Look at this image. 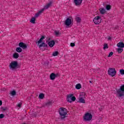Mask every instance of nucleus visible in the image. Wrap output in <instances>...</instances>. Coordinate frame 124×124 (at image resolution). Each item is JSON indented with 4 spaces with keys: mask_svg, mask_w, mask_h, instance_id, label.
Segmentation results:
<instances>
[{
    "mask_svg": "<svg viewBox=\"0 0 124 124\" xmlns=\"http://www.w3.org/2000/svg\"><path fill=\"white\" fill-rule=\"evenodd\" d=\"M59 55V51H56L53 52L52 56L53 57H57Z\"/></svg>",
    "mask_w": 124,
    "mask_h": 124,
    "instance_id": "24",
    "label": "nucleus"
},
{
    "mask_svg": "<svg viewBox=\"0 0 124 124\" xmlns=\"http://www.w3.org/2000/svg\"><path fill=\"white\" fill-rule=\"evenodd\" d=\"M2 118H4V115L3 114H0V119H2Z\"/></svg>",
    "mask_w": 124,
    "mask_h": 124,
    "instance_id": "33",
    "label": "nucleus"
},
{
    "mask_svg": "<svg viewBox=\"0 0 124 124\" xmlns=\"http://www.w3.org/2000/svg\"><path fill=\"white\" fill-rule=\"evenodd\" d=\"M58 112L60 115L61 120H64L65 118H67V109L64 107H61L59 108Z\"/></svg>",
    "mask_w": 124,
    "mask_h": 124,
    "instance_id": "1",
    "label": "nucleus"
},
{
    "mask_svg": "<svg viewBox=\"0 0 124 124\" xmlns=\"http://www.w3.org/2000/svg\"><path fill=\"white\" fill-rule=\"evenodd\" d=\"M66 100L67 102L71 103L76 100V97L74 96V95L72 93H70L67 95Z\"/></svg>",
    "mask_w": 124,
    "mask_h": 124,
    "instance_id": "9",
    "label": "nucleus"
},
{
    "mask_svg": "<svg viewBox=\"0 0 124 124\" xmlns=\"http://www.w3.org/2000/svg\"><path fill=\"white\" fill-rule=\"evenodd\" d=\"M99 10L100 14H102V15H104L106 13V10L104 8H100Z\"/></svg>",
    "mask_w": 124,
    "mask_h": 124,
    "instance_id": "15",
    "label": "nucleus"
},
{
    "mask_svg": "<svg viewBox=\"0 0 124 124\" xmlns=\"http://www.w3.org/2000/svg\"><path fill=\"white\" fill-rule=\"evenodd\" d=\"M102 21V18H101V16H96L93 19V22L94 25H99Z\"/></svg>",
    "mask_w": 124,
    "mask_h": 124,
    "instance_id": "11",
    "label": "nucleus"
},
{
    "mask_svg": "<svg viewBox=\"0 0 124 124\" xmlns=\"http://www.w3.org/2000/svg\"><path fill=\"white\" fill-rule=\"evenodd\" d=\"M119 72L121 75H124V69H120L119 70Z\"/></svg>",
    "mask_w": 124,
    "mask_h": 124,
    "instance_id": "29",
    "label": "nucleus"
},
{
    "mask_svg": "<svg viewBox=\"0 0 124 124\" xmlns=\"http://www.w3.org/2000/svg\"><path fill=\"white\" fill-rule=\"evenodd\" d=\"M18 46L20 48H22L23 50L27 49V48L28 47V46H27V45H26V44L23 42L19 43L18 44Z\"/></svg>",
    "mask_w": 124,
    "mask_h": 124,
    "instance_id": "12",
    "label": "nucleus"
},
{
    "mask_svg": "<svg viewBox=\"0 0 124 124\" xmlns=\"http://www.w3.org/2000/svg\"><path fill=\"white\" fill-rule=\"evenodd\" d=\"M44 11V9H42L40 11H39L37 14L35 15V18H37V17H39V16L41 14V13H43V12Z\"/></svg>",
    "mask_w": 124,
    "mask_h": 124,
    "instance_id": "18",
    "label": "nucleus"
},
{
    "mask_svg": "<svg viewBox=\"0 0 124 124\" xmlns=\"http://www.w3.org/2000/svg\"><path fill=\"white\" fill-rule=\"evenodd\" d=\"M104 50H106V49H108V44H105L104 45V47H103Z\"/></svg>",
    "mask_w": 124,
    "mask_h": 124,
    "instance_id": "28",
    "label": "nucleus"
},
{
    "mask_svg": "<svg viewBox=\"0 0 124 124\" xmlns=\"http://www.w3.org/2000/svg\"><path fill=\"white\" fill-rule=\"evenodd\" d=\"M114 54V52H109V53L108 54V58H110L111 57H112V56H113V54Z\"/></svg>",
    "mask_w": 124,
    "mask_h": 124,
    "instance_id": "31",
    "label": "nucleus"
},
{
    "mask_svg": "<svg viewBox=\"0 0 124 124\" xmlns=\"http://www.w3.org/2000/svg\"><path fill=\"white\" fill-rule=\"evenodd\" d=\"M76 20L77 22V23H80V22H81V18L78 17H76Z\"/></svg>",
    "mask_w": 124,
    "mask_h": 124,
    "instance_id": "30",
    "label": "nucleus"
},
{
    "mask_svg": "<svg viewBox=\"0 0 124 124\" xmlns=\"http://www.w3.org/2000/svg\"><path fill=\"white\" fill-rule=\"evenodd\" d=\"M10 70H15L18 68V62L17 61H12L9 64Z\"/></svg>",
    "mask_w": 124,
    "mask_h": 124,
    "instance_id": "5",
    "label": "nucleus"
},
{
    "mask_svg": "<svg viewBox=\"0 0 124 124\" xmlns=\"http://www.w3.org/2000/svg\"><path fill=\"white\" fill-rule=\"evenodd\" d=\"M45 96V95L43 93H41L39 95V97L40 99H43Z\"/></svg>",
    "mask_w": 124,
    "mask_h": 124,
    "instance_id": "21",
    "label": "nucleus"
},
{
    "mask_svg": "<svg viewBox=\"0 0 124 124\" xmlns=\"http://www.w3.org/2000/svg\"><path fill=\"white\" fill-rule=\"evenodd\" d=\"M48 45L50 47H54L55 46V41L52 40L48 42Z\"/></svg>",
    "mask_w": 124,
    "mask_h": 124,
    "instance_id": "16",
    "label": "nucleus"
},
{
    "mask_svg": "<svg viewBox=\"0 0 124 124\" xmlns=\"http://www.w3.org/2000/svg\"><path fill=\"white\" fill-rule=\"evenodd\" d=\"M51 5H52V2H50L49 3H48L47 5L44 6L43 9H44V11L45 10V9H48L49 7L51 6Z\"/></svg>",
    "mask_w": 124,
    "mask_h": 124,
    "instance_id": "17",
    "label": "nucleus"
},
{
    "mask_svg": "<svg viewBox=\"0 0 124 124\" xmlns=\"http://www.w3.org/2000/svg\"><path fill=\"white\" fill-rule=\"evenodd\" d=\"M106 9L107 10H110L111 9V5L108 4L106 6Z\"/></svg>",
    "mask_w": 124,
    "mask_h": 124,
    "instance_id": "27",
    "label": "nucleus"
},
{
    "mask_svg": "<svg viewBox=\"0 0 124 124\" xmlns=\"http://www.w3.org/2000/svg\"><path fill=\"white\" fill-rule=\"evenodd\" d=\"M44 38H45V36H42L39 40L36 42V45L38 46L39 48H41L42 47H47V44H46V43H45V42L43 41Z\"/></svg>",
    "mask_w": 124,
    "mask_h": 124,
    "instance_id": "3",
    "label": "nucleus"
},
{
    "mask_svg": "<svg viewBox=\"0 0 124 124\" xmlns=\"http://www.w3.org/2000/svg\"><path fill=\"white\" fill-rule=\"evenodd\" d=\"M70 46H71V47H74V46H75V43H70Z\"/></svg>",
    "mask_w": 124,
    "mask_h": 124,
    "instance_id": "32",
    "label": "nucleus"
},
{
    "mask_svg": "<svg viewBox=\"0 0 124 124\" xmlns=\"http://www.w3.org/2000/svg\"><path fill=\"white\" fill-rule=\"evenodd\" d=\"M1 105H2V101H1V100H0V106Z\"/></svg>",
    "mask_w": 124,
    "mask_h": 124,
    "instance_id": "36",
    "label": "nucleus"
},
{
    "mask_svg": "<svg viewBox=\"0 0 124 124\" xmlns=\"http://www.w3.org/2000/svg\"><path fill=\"white\" fill-rule=\"evenodd\" d=\"M86 96H87L86 93L80 92L78 97V102H79V103H86V100H85Z\"/></svg>",
    "mask_w": 124,
    "mask_h": 124,
    "instance_id": "4",
    "label": "nucleus"
},
{
    "mask_svg": "<svg viewBox=\"0 0 124 124\" xmlns=\"http://www.w3.org/2000/svg\"><path fill=\"white\" fill-rule=\"evenodd\" d=\"M57 76H58V74H55V73H51L49 77L50 80H55Z\"/></svg>",
    "mask_w": 124,
    "mask_h": 124,
    "instance_id": "14",
    "label": "nucleus"
},
{
    "mask_svg": "<svg viewBox=\"0 0 124 124\" xmlns=\"http://www.w3.org/2000/svg\"><path fill=\"white\" fill-rule=\"evenodd\" d=\"M108 74L109 76H111V77H114V76H116V74H117L116 69L114 68H109L108 70Z\"/></svg>",
    "mask_w": 124,
    "mask_h": 124,
    "instance_id": "8",
    "label": "nucleus"
},
{
    "mask_svg": "<svg viewBox=\"0 0 124 124\" xmlns=\"http://www.w3.org/2000/svg\"><path fill=\"white\" fill-rule=\"evenodd\" d=\"M19 57V53L15 52L13 55V58L14 59H18Z\"/></svg>",
    "mask_w": 124,
    "mask_h": 124,
    "instance_id": "19",
    "label": "nucleus"
},
{
    "mask_svg": "<svg viewBox=\"0 0 124 124\" xmlns=\"http://www.w3.org/2000/svg\"><path fill=\"white\" fill-rule=\"evenodd\" d=\"M18 107H19V108H21V106H22V104L21 103H19L17 105Z\"/></svg>",
    "mask_w": 124,
    "mask_h": 124,
    "instance_id": "34",
    "label": "nucleus"
},
{
    "mask_svg": "<svg viewBox=\"0 0 124 124\" xmlns=\"http://www.w3.org/2000/svg\"><path fill=\"white\" fill-rule=\"evenodd\" d=\"M54 33L56 36H60V35L61 34V33L59 31H54Z\"/></svg>",
    "mask_w": 124,
    "mask_h": 124,
    "instance_id": "23",
    "label": "nucleus"
},
{
    "mask_svg": "<svg viewBox=\"0 0 124 124\" xmlns=\"http://www.w3.org/2000/svg\"><path fill=\"white\" fill-rule=\"evenodd\" d=\"M116 95L118 97L124 96V85H122L119 89L117 90Z\"/></svg>",
    "mask_w": 124,
    "mask_h": 124,
    "instance_id": "6",
    "label": "nucleus"
},
{
    "mask_svg": "<svg viewBox=\"0 0 124 124\" xmlns=\"http://www.w3.org/2000/svg\"><path fill=\"white\" fill-rule=\"evenodd\" d=\"M16 51L17 52V53H21L22 52V48H21L20 46L16 48Z\"/></svg>",
    "mask_w": 124,
    "mask_h": 124,
    "instance_id": "26",
    "label": "nucleus"
},
{
    "mask_svg": "<svg viewBox=\"0 0 124 124\" xmlns=\"http://www.w3.org/2000/svg\"><path fill=\"white\" fill-rule=\"evenodd\" d=\"M89 83H92V81H89Z\"/></svg>",
    "mask_w": 124,
    "mask_h": 124,
    "instance_id": "37",
    "label": "nucleus"
},
{
    "mask_svg": "<svg viewBox=\"0 0 124 124\" xmlns=\"http://www.w3.org/2000/svg\"><path fill=\"white\" fill-rule=\"evenodd\" d=\"M82 1L83 0H74V2L76 6H79L82 4Z\"/></svg>",
    "mask_w": 124,
    "mask_h": 124,
    "instance_id": "13",
    "label": "nucleus"
},
{
    "mask_svg": "<svg viewBox=\"0 0 124 124\" xmlns=\"http://www.w3.org/2000/svg\"><path fill=\"white\" fill-rule=\"evenodd\" d=\"M82 85H81V84L78 83L76 85V89L77 90H80V89H81Z\"/></svg>",
    "mask_w": 124,
    "mask_h": 124,
    "instance_id": "20",
    "label": "nucleus"
},
{
    "mask_svg": "<svg viewBox=\"0 0 124 124\" xmlns=\"http://www.w3.org/2000/svg\"><path fill=\"white\" fill-rule=\"evenodd\" d=\"M108 40H112V37H108Z\"/></svg>",
    "mask_w": 124,
    "mask_h": 124,
    "instance_id": "35",
    "label": "nucleus"
},
{
    "mask_svg": "<svg viewBox=\"0 0 124 124\" xmlns=\"http://www.w3.org/2000/svg\"><path fill=\"white\" fill-rule=\"evenodd\" d=\"M84 122H91L93 120V113L91 111L86 112L83 116Z\"/></svg>",
    "mask_w": 124,
    "mask_h": 124,
    "instance_id": "2",
    "label": "nucleus"
},
{
    "mask_svg": "<svg viewBox=\"0 0 124 124\" xmlns=\"http://www.w3.org/2000/svg\"><path fill=\"white\" fill-rule=\"evenodd\" d=\"M64 24L67 28H70L73 25V18L71 17L67 18Z\"/></svg>",
    "mask_w": 124,
    "mask_h": 124,
    "instance_id": "7",
    "label": "nucleus"
},
{
    "mask_svg": "<svg viewBox=\"0 0 124 124\" xmlns=\"http://www.w3.org/2000/svg\"><path fill=\"white\" fill-rule=\"evenodd\" d=\"M117 46L118 47L117 51L119 54H121L124 51V43L123 42H119L117 44Z\"/></svg>",
    "mask_w": 124,
    "mask_h": 124,
    "instance_id": "10",
    "label": "nucleus"
},
{
    "mask_svg": "<svg viewBox=\"0 0 124 124\" xmlns=\"http://www.w3.org/2000/svg\"><path fill=\"white\" fill-rule=\"evenodd\" d=\"M10 94L12 96H14V95H16V92L14 90L11 91L10 92Z\"/></svg>",
    "mask_w": 124,
    "mask_h": 124,
    "instance_id": "22",
    "label": "nucleus"
},
{
    "mask_svg": "<svg viewBox=\"0 0 124 124\" xmlns=\"http://www.w3.org/2000/svg\"><path fill=\"white\" fill-rule=\"evenodd\" d=\"M30 22L31 24H35V17H32L30 20Z\"/></svg>",
    "mask_w": 124,
    "mask_h": 124,
    "instance_id": "25",
    "label": "nucleus"
}]
</instances>
